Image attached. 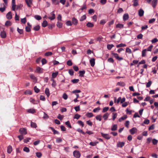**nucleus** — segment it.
Returning a JSON list of instances; mask_svg holds the SVG:
<instances>
[{
  "mask_svg": "<svg viewBox=\"0 0 158 158\" xmlns=\"http://www.w3.org/2000/svg\"><path fill=\"white\" fill-rule=\"evenodd\" d=\"M73 156L76 158H79L81 156V153L78 151L76 150L73 152Z\"/></svg>",
  "mask_w": 158,
  "mask_h": 158,
  "instance_id": "obj_1",
  "label": "nucleus"
},
{
  "mask_svg": "<svg viewBox=\"0 0 158 158\" xmlns=\"http://www.w3.org/2000/svg\"><path fill=\"white\" fill-rule=\"evenodd\" d=\"M112 54L114 57L118 60L120 61L123 60V58L122 57H119L117 53L112 52Z\"/></svg>",
  "mask_w": 158,
  "mask_h": 158,
  "instance_id": "obj_2",
  "label": "nucleus"
},
{
  "mask_svg": "<svg viewBox=\"0 0 158 158\" xmlns=\"http://www.w3.org/2000/svg\"><path fill=\"white\" fill-rule=\"evenodd\" d=\"M102 136L105 139H109L110 138L111 136L108 134H104L103 133H101Z\"/></svg>",
  "mask_w": 158,
  "mask_h": 158,
  "instance_id": "obj_3",
  "label": "nucleus"
},
{
  "mask_svg": "<svg viewBox=\"0 0 158 158\" xmlns=\"http://www.w3.org/2000/svg\"><path fill=\"white\" fill-rule=\"evenodd\" d=\"M11 3L12 10L13 11H15L16 9V5L15 4V0H12Z\"/></svg>",
  "mask_w": 158,
  "mask_h": 158,
  "instance_id": "obj_4",
  "label": "nucleus"
},
{
  "mask_svg": "<svg viewBox=\"0 0 158 158\" xmlns=\"http://www.w3.org/2000/svg\"><path fill=\"white\" fill-rule=\"evenodd\" d=\"M25 1L27 6L29 7H31L32 4V0H25Z\"/></svg>",
  "mask_w": 158,
  "mask_h": 158,
  "instance_id": "obj_5",
  "label": "nucleus"
},
{
  "mask_svg": "<svg viewBox=\"0 0 158 158\" xmlns=\"http://www.w3.org/2000/svg\"><path fill=\"white\" fill-rule=\"evenodd\" d=\"M19 131L23 135H25L27 133L26 129L24 128H21L19 129Z\"/></svg>",
  "mask_w": 158,
  "mask_h": 158,
  "instance_id": "obj_6",
  "label": "nucleus"
},
{
  "mask_svg": "<svg viewBox=\"0 0 158 158\" xmlns=\"http://www.w3.org/2000/svg\"><path fill=\"white\" fill-rule=\"evenodd\" d=\"M13 150L12 148L10 145L8 146L7 147V151L9 154H10L12 152Z\"/></svg>",
  "mask_w": 158,
  "mask_h": 158,
  "instance_id": "obj_7",
  "label": "nucleus"
},
{
  "mask_svg": "<svg viewBox=\"0 0 158 158\" xmlns=\"http://www.w3.org/2000/svg\"><path fill=\"white\" fill-rule=\"evenodd\" d=\"M124 142H119L117 143V147L121 148L124 146Z\"/></svg>",
  "mask_w": 158,
  "mask_h": 158,
  "instance_id": "obj_8",
  "label": "nucleus"
},
{
  "mask_svg": "<svg viewBox=\"0 0 158 158\" xmlns=\"http://www.w3.org/2000/svg\"><path fill=\"white\" fill-rule=\"evenodd\" d=\"M50 15L52 16L49 17V19L52 20H53L55 18V15L54 13V11H52L50 13Z\"/></svg>",
  "mask_w": 158,
  "mask_h": 158,
  "instance_id": "obj_9",
  "label": "nucleus"
},
{
  "mask_svg": "<svg viewBox=\"0 0 158 158\" xmlns=\"http://www.w3.org/2000/svg\"><path fill=\"white\" fill-rule=\"evenodd\" d=\"M6 18L8 19H10L12 18V14L11 11L8 12L6 15Z\"/></svg>",
  "mask_w": 158,
  "mask_h": 158,
  "instance_id": "obj_10",
  "label": "nucleus"
},
{
  "mask_svg": "<svg viewBox=\"0 0 158 158\" xmlns=\"http://www.w3.org/2000/svg\"><path fill=\"white\" fill-rule=\"evenodd\" d=\"M144 11L142 9H140L138 11V14L139 16L140 17L142 16L144 14Z\"/></svg>",
  "mask_w": 158,
  "mask_h": 158,
  "instance_id": "obj_11",
  "label": "nucleus"
},
{
  "mask_svg": "<svg viewBox=\"0 0 158 158\" xmlns=\"http://www.w3.org/2000/svg\"><path fill=\"white\" fill-rule=\"evenodd\" d=\"M137 129L136 128L134 127L131 129L130 130V132L131 134H133L135 132H137Z\"/></svg>",
  "mask_w": 158,
  "mask_h": 158,
  "instance_id": "obj_12",
  "label": "nucleus"
},
{
  "mask_svg": "<svg viewBox=\"0 0 158 158\" xmlns=\"http://www.w3.org/2000/svg\"><path fill=\"white\" fill-rule=\"evenodd\" d=\"M43 69L39 67H37L36 68V71L39 73H41L43 72Z\"/></svg>",
  "mask_w": 158,
  "mask_h": 158,
  "instance_id": "obj_13",
  "label": "nucleus"
},
{
  "mask_svg": "<svg viewBox=\"0 0 158 158\" xmlns=\"http://www.w3.org/2000/svg\"><path fill=\"white\" fill-rule=\"evenodd\" d=\"M72 22L73 24L76 25L78 23V21L75 17H73L72 19Z\"/></svg>",
  "mask_w": 158,
  "mask_h": 158,
  "instance_id": "obj_14",
  "label": "nucleus"
},
{
  "mask_svg": "<svg viewBox=\"0 0 158 158\" xmlns=\"http://www.w3.org/2000/svg\"><path fill=\"white\" fill-rule=\"evenodd\" d=\"M0 36L1 37L3 38H5L6 37V32L4 31H1L0 33Z\"/></svg>",
  "mask_w": 158,
  "mask_h": 158,
  "instance_id": "obj_15",
  "label": "nucleus"
},
{
  "mask_svg": "<svg viewBox=\"0 0 158 158\" xmlns=\"http://www.w3.org/2000/svg\"><path fill=\"white\" fill-rule=\"evenodd\" d=\"M95 59L94 58L91 59L89 61L90 64L91 66L93 67L95 64Z\"/></svg>",
  "mask_w": 158,
  "mask_h": 158,
  "instance_id": "obj_16",
  "label": "nucleus"
},
{
  "mask_svg": "<svg viewBox=\"0 0 158 158\" xmlns=\"http://www.w3.org/2000/svg\"><path fill=\"white\" fill-rule=\"evenodd\" d=\"M109 115L110 114L108 113H106L103 115V118L106 120L107 119Z\"/></svg>",
  "mask_w": 158,
  "mask_h": 158,
  "instance_id": "obj_17",
  "label": "nucleus"
},
{
  "mask_svg": "<svg viewBox=\"0 0 158 158\" xmlns=\"http://www.w3.org/2000/svg\"><path fill=\"white\" fill-rule=\"evenodd\" d=\"M129 18L128 15L127 14H125L124 15L123 17V20L124 21L127 20Z\"/></svg>",
  "mask_w": 158,
  "mask_h": 158,
  "instance_id": "obj_18",
  "label": "nucleus"
},
{
  "mask_svg": "<svg viewBox=\"0 0 158 158\" xmlns=\"http://www.w3.org/2000/svg\"><path fill=\"white\" fill-rule=\"evenodd\" d=\"M157 2V0H153L152 2V5L153 8L155 7Z\"/></svg>",
  "mask_w": 158,
  "mask_h": 158,
  "instance_id": "obj_19",
  "label": "nucleus"
},
{
  "mask_svg": "<svg viewBox=\"0 0 158 158\" xmlns=\"http://www.w3.org/2000/svg\"><path fill=\"white\" fill-rule=\"evenodd\" d=\"M127 118V116L126 115H124L119 119V121L120 122H121L123 121L125 119H126Z\"/></svg>",
  "mask_w": 158,
  "mask_h": 158,
  "instance_id": "obj_20",
  "label": "nucleus"
},
{
  "mask_svg": "<svg viewBox=\"0 0 158 158\" xmlns=\"http://www.w3.org/2000/svg\"><path fill=\"white\" fill-rule=\"evenodd\" d=\"M45 93L47 95V97H48L50 95V92L49 89L48 88H46L45 91Z\"/></svg>",
  "mask_w": 158,
  "mask_h": 158,
  "instance_id": "obj_21",
  "label": "nucleus"
},
{
  "mask_svg": "<svg viewBox=\"0 0 158 158\" xmlns=\"http://www.w3.org/2000/svg\"><path fill=\"white\" fill-rule=\"evenodd\" d=\"M138 0H133L132 2H133V6H136L138 5L139 4L138 2Z\"/></svg>",
  "mask_w": 158,
  "mask_h": 158,
  "instance_id": "obj_22",
  "label": "nucleus"
},
{
  "mask_svg": "<svg viewBox=\"0 0 158 158\" xmlns=\"http://www.w3.org/2000/svg\"><path fill=\"white\" fill-rule=\"evenodd\" d=\"M30 77L31 79L33 80L34 81H35V82H37V79L36 77H35L34 75L33 74H31L30 76Z\"/></svg>",
  "mask_w": 158,
  "mask_h": 158,
  "instance_id": "obj_23",
  "label": "nucleus"
},
{
  "mask_svg": "<svg viewBox=\"0 0 158 158\" xmlns=\"http://www.w3.org/2000/svg\"><path fill=\"white\" fill-rule=\"evenodd\" d=\"M147 49H143L142 52V57L145 56L146 55Z\"/></svg>",
  "mask_w": 158,
  "mask_h": 158,
  "instance_id": "obj_24",
  "label": "nucleus"
},
{
  "mask_svg": "<svg viewBox=\"0 0 158 158\" xmlns=\"http://www.w3.org/2000/svg\"><path fill=\"white\" fill-rule=\"evenodd\" d=\"M116 85H120L122 86H124L125 85V84L124 82L123 81L119 82L117 83Z\"/></svg>",
  "mask_w": 158,
  "mask_h": 158,
  "instance_id": "obj_25",
  "label": "nucleus"
},
{
  "mask_svg": "<svg viewBox=\"0 0 158 158\" xmlns=\"http://www.w3.org/2000/svg\"><path fill=\"white\" fill-rule=\"evenodd\" d=\"M27 112L29 113L32 114L34 113L35 112V110L33 109H31L27 110Z\"/></svg>",
  "mask_w": 158,
  "mask_h": 158,
  "instance_id": "obj_26",
  "label": "nucleus"
},
{
  "mask_svg": "<svg viewBox=\"0 0 158 158\" xmlns=\"http://www.w3.org/2000/svg\"><path fill=\"white\" fill-rule=\"evenodd\" d=\"M117 125L116 124H114L113 126L112 127L111 130L112 131H114L117 130Z\"/></svg>",
  "mask_w": 158,
  "mask_h": 158,
  "instance_id": "obj_27",
  "label": "nucleus"
},
{
  "mask_svg": "<svg viewBox=\"0 0 158 158\" xmlns=\"http://www.w3.org/2000/svg\"><path fill=\"white\" fill-rule=\"evenodd\" d=\"M58 74V72H56L55 73H53L52 74V78H55Z\"/></svg>",
  "mask_w": 158,
  "mask_h": 158,
  "instance_id": "obj_28",
  "label": "nucleus"
},
{
  "mask_svg": "<svg viewBox=\"0 0 158 158\" xmlns=\"http://www.w3.org/2000/svg\"><path fill=\"white\" fill-rule=\"evenodd\" d=\"M79 73L80 74L79 76L81 77H83L84 76V74L85 73V72L84 70L80 71Z\"/></svg>",
  "mask_w": 158,
  "mask_h": 158,
  "instance_id": "obj_29",
  "label": "nucleus"
},
{
  "mask_svg": "<svg viewBox=\"0 0 158 158\" xmlns=\"http://www.w3.org/2000/svg\"><path fill=\"white\" fill-rule=\"evenodd\" d=\"M31 126L32 127L36 128L37 127L36 124L35 123L31 122Z\"/></svg>",
  "mask_w": 158,
  "mask_h": 158,
  "instance_id": "obj_30",
  "label": "nucleus"
},
{
  "mask_svg": "<svg viewBox=\"0 0 158 158\" xmlns=\"http://www.w3.org/2000/svg\"><path fill=\"white\" fill-rule=\"evenodd\" d=\"M106 22H107L106 20L103 19L101 20L100 21V24H101V25H103L104 24L106 23Z\"/></svg>",
  "mask_w": 158,
  "mask_h": 158,
  "instance_id": "obj_31",
  "label": "nucleus"
},
{
  "mask_svg": "<svg viewBox=\"0 0 158 158\" xmlns=\"http://www.w3.org/2000/svg\"><path fill=\"white\" fill-rule=\"evenodd\" d=\"M49 128L51 129L52 131L54 134H58V132L55 130L53 128L51 127H49Z\"/></svg>",
  "mask_w": 158,
  "mask_h": 158,
  "instance_id": "obj_32",
  "label": "nucleus"
},
{
  "mask_svg": "<svg viewBox=\"0 0 158 158\" xmlns=\"http://www.w3.org/2000/svg\"><path fill=\"white\" fill-rule=\"evenodd\" d=\"M87 26L89 27H92L94 26V24L90 22H88L86 25Z\"/></svg>",
  "mask_w": 158,
  "mask_h": 158,
  "instance_id": "obj_33",
  "label": "nucleus"
},
{
  "mask_svg": "<svg viewBox=\"0 0 158 158\" xmlns=\"http://www.w3.org/2000/svg\"><path fill=\"white\" fill-rule=\"evenodd\" d=\"M86 115L89 118H90L93 116V114L91 113H87L86 114Z\"/></svg>",
  "mask_w": 158,
  "mask_h": 158,
  "instance_id": "obj_34",
  "label": "nucleus"
},
{
  "mask_svg": "<svg viewBox=\"0 0 158 158\" xmlns=\"http://www.w3.org/2000/svg\"><path fill=\"white\" fill-rule=\"evenodd\" d=\"M96 118L97 120L101 121L102 120V116L101 115H97L96 117Z\"/></svg>",
  "mask_w": 158,
  "mask_h": 158,
  "instance_id": "obj_35",
  "label": "nucleus"
},
{
  "mask_svg": "<svg viewBox=\"0 0 158 158\" xmlns=\"http://www.w3.org/2000/svg\"><path fill=\"white\" fill-rule=\"evenodd\" d=\"M12 23L10 21H7L5 23V25L6 26H9L11 25Z\"/></svg>",
  "mask_w": 158,
  "mask_h": 158,
  "instance_id": "obj_36",
  "label": "nucleus"
},
{
  "mask_svg": "<svg viewBox=\"0 0 158 158\" xmlns=\"http://www.w3.org/2000/svg\"><path fill=\"white\" fill-rule=\"evenodd\" d=\"M47 22L46 20H44L42 23V26L43 27H45L47 26Z\"/></svg>",
  "mask_w": 158,
  "mask_h": 158,
  "instance_id": "obj_37",
  "label": "nucleus"
},
{
  "mask_svg": "<svg viewBox=\"0 0 158 158\" xmlns=\"http://www.w3.org/2000/svg\"><path fill=\"white\" fill-rule=\"evenodd\" d=\"M31 26L29 25V26H27L25 27L26 31L27 32H29L31 31Z\"/></svg>",
  "mask_w": 158,
  "mask_h": 158,
  "instance_id": "obj_38",
  "label": "nucleus"
},
{
  "mask_svg": "<svg viewBox=\"0 0 158 158\" xmlns=\"http://www.w3.org/2000/svg\"><path fill=\"white\" fill-rule=\"evenodd\" d=\"M126 45L125 44H120L116 45V47L117 48H120L122 47H125Z\"/></svg>",
  "mask_w": 158,
  "mask_h": 158,
  "instance_id": "obj_39",
  "label": "nucleus"
},
{
  "mask_svg": "<svg viewBox=\"0 0 158 158\" xmlns=\"http://www.w3.org/2000/svg\"><path fill=\"white\" fill-rule=\"evenodd\" d=\"M113 116H112V120L114 121L115 119L117 118V113H113Z\"/></svg>",
  "mask_w": 158,
  "mask_h": 158,
  "instance_id": "obj_40",
  "label": "nucleus"
},
{
  "mask_svg": "<svg viewBox=\"0 0 158 158\" xmlns=\"http://www.w3.org/2000/svg\"><path fill=\"white\" fill-rule=\"evenodd\" d=\"M86 19V16L85 15H84L82 16L80 19V21H82Z\"/></svg>",
  "mask_w": 158,
  "mask_h": 158,
  "instance_id": "obj_41",
  "label": "nucleus"
},
{
  "mask_svg": "<svg viewBox=\"0 0 158 158\" xmlns=\"http://www.w3.org/2000/svg\"><path fill=\"white\" fill-rule=\"evenodd\" d=\"M114 46L112 44H108L107 45V48L108 50H110Z\"/></svg>",
  "mask_w": 158,
  "mask_h": 158,
  "instance_id": "obj_42",
  "label": "nucleus"
},
{
  "mask_svg": "<svg viewBox=\"0 0 158 158\" xmlns=\"http://www.w3.org/2000/svg\"><path fill=\"white\" fill-rule=\"evenodd\" d=\"M116 27L117 28H121L123 27V25L121 24L118 23L116 25Z\"/></svg>",
  "mask_w": 158,
  "mask_h": 158,
  "instance_id": "obj_43",
  "label": "nucleus"
},
{
  "mask_svg": "<svg viewBox=\"0 0 158 158\" xmlns=\"http://www.w3.org/2000/svg\"><path fill=\"white\" fill-rule=\"evenodd\" d=\"M23 151L26 152H28L30 151V150L28 148L25 147L23 149Z\"/></svg>",
  "mask_w": 158,
  "mask_h": 158,
  "instance_id": "obj_44",
  "label": "nucleus"
},
{
  "mask_svg": "<svg viewBox=\"0 0 158 158\" xmlns=\"http://www.w3.org/2000/svg\"><path fill=\"white\" fill-rule=\"evenodd\" d=\"M79 81V79H74L71 80V82L73 83H78Z\"/></svg>",
  "mask_w": 158,
  "mask_h": 158,
  "instance_id": "obj_45",
  "label": "nucleus"
},
{
  "mask_svg": "<svg viewBox=\"0 0 158 158\" xmlns=\"http://www.w3.org/2000/svg\"><path fill=\"white\" fill-rule=\"evenodd\" d=\"M98 143V142H91L89 143V144L90 145L92 146H94L96 145V144Z\"/></svg>",
  "mask_w": 158,
  "mask_h": 158,
  "instance_id": "obj_46",
  "label": "nucleus"
},
{
  "mask_svg": "<svg viewBox=\"0 0 158 158\" xmlns=\"http://www.w3.org/2000/svg\"><path fill=\"white\" fill-rule=\"evenodd\" d=\"M40 29V26L39 25L36 26L34 27V30L35 31H38Z\"/></svg>",
  "mask_w": 158,
  "mask_h": 158,
  "instance_id": "obj_47",
  "label": "nucleus"
},
{
  "mask_svg": "<svg viewBox=\"0 0 158 158\" xmlns=\"http://www.w3.org/2000/svg\"><path fill=\"white\" fill-rule=\"evenodd\" d=\"M65 124L67 126L70 128H71L72 127L70 124V123L69 121L66 122L65 123Z\"/></svg>",
  "mask_w": 158,
  "mask_h": 158,
  "instance_id": "obj_48",
  "label": "nucleus"
},
{
  "mask_svg": "<svg viewBox=\"0 0 158 158\" xmlns=\"http://www.w3.org/2000/svg\"><path fill=\"white\" fill-rule=\"evenodd\" d=\"M35 18L37 20H40L41 19V17L39 15H35L34 16Z\"/></svg>",
  "mask_w": 158,
  "mask_h": 158,
  "instance_id": "obj_49",
  "label": "nucleus"
},
{
  "mask_svg": "<svg viewBox=\"0 0 158 158\" xmlns=\"http://www.w3.org/2000/svg\"><path fill=\"white\" fill-rule=\"evenodd\" d=\"M69 73L70 75L72 76L73 75L74 71L72 69H70L69 70Z\"/></svg>",
  "mask_w": 158,
  "mask_h": 158,
  "instance_id": "obj_50",
  "label": "nucleus"
},
{
  "mask_svg": "<svg viewBox=\"0 0 158 158\" xmlns=\"http://www.w3.org/2000/svg\"><path fill=\"white\" fill-rule=\"evenodd\" d=\"M152 143L154 145H156L158 143V140L156 139H153L152 140Z\"/></svg>",
  "mask_w": 158,
  "mask_h": 158,
  "instance_id": "obj_51",
  "label": "nucleus"
},
{
  "mask_svg": "<svg viewBox=\"0 0 158 158\" xmlns=\"http://www.w3.org/2000/svg\"><path fill=\"white\" fill-rule=\"evenodd\" d=\"M100 110V107H98L94 109L93 110V111L94 113H96V112Z\"/></svg>",
  "mask_w": 158,
  "mask_h": 158,
  "instance_id": "obj_52",
  "label": "nucleus"
},
{
  "mask_svg": "<svg viewBox=\"0 0 158 158\" xmlns=\"http://www.w3.org/2000/svg\"><path fill=\"white\" fill-rule=\"evenodd\" d=\"M62 97L64 100H66L68 98V96L66 93H64L63 94Z\"/></svg>",
  "mask_w": 158,
  "mask_h": 158,
  "instance_id": "obj_53",
  "label": "nucleus"
},
{
  "mask_svg": "<svg viewBox=\"0 0 158 158\" xmlns=\"http://www.w3.org/2000/svg\"><path fill=\"white\" fill-rule=\"evenodd\" d=\"M109 108L108 107H104L103 109L102 112L104 113L106 112L109 110Z\"/></svg>",
  "mask_w": 158,
  "mask_h": 158,
  "instance_id": "obj_54",
  "label": "nucleus"
},
{
  "mask_svg": "<svg viewBox=\"0 0 158 158\" xmlns=\"http://www.w3.org/2000/svg\"><path fill=\"white\" fill-rule=\"evenodd\" d=\"M126 52L129 54H131L132 52V51L131 49L129 48H126Z\"/></svg>",
  "mask_w": 158,
  "mask_h": 158,
  "instance_id": "obj_55",
  "label": "nucleus"
},
{
  "mask_svg": "<svg viewBox=\"0 0 158 158\" xmlns=\"http://www.w3.org/2000/svg\"><path fill=\"white\" fill-rule=\"evenodd\" d=\"M60 129L62 131H66V128L63 126L62 125L60 126Z\"/></svg>",
  "mask_w": 158,
  "mask_h": 158,
  "instance_id": "obj_56",
  "label": "nucleus"
},
{
  "mask_svg": "<svg viewBox=\"0 0 158 158\" xmlns=\"http://www.w3.org/2000/svg\"><path fill=\"white\" fill-rule=\"evenodd\" d=\"M152 83V82L151 81H149L146 84V87H149L150 86Z\"/></svg>",
  "mask_w": 158,
  "mask_h": 158,
  "instance_id": "obj_57",
  "label": "nucleus"
},
{
  "mask_svg": "<svg viewBox=\"0 0 158 158\" xmlns=\"http://www.w3.org/2000/svg\"><path fill=\"white\" fill-rule=\"evenodd\" d=\"M36 154V156L38 158H40L42 156V154L40 152H37Z\"/></svg>",
  "mask_w": 158,
  "mask_h": 158,
  "instance_id": "obj_58",
  "label": "nucleus"
},
{
  "mask_svg": "<svg viewBox=\"0 0 158 158\" xmlns=\"http://www.w3.org/2000/svg\"><path fill=\"white\" fill-rule=\"evenodd\" d=\"M34 90L35 92L36 93H38L40 91V89L37 87L36 86H35L34 88Z\"/></svg>",
  "mask_w": 158,
  "mask_h": 158,
  "instance_id": "obj_59",
  "label": "nucleus"
},
{
  "mask_svg": "<svg viewBox=\"0 0 158 158\" xmlns=\"http://www.w3.org/2000/svg\"><path fill=\"white\" fill-rule=\"evenodd\" d=\"M129 122L128 121H126L125 123V126L127 127L128 128L129 127Z\"/></svg>",
  "mask_w": 158,
  "mask_h": 158,
  "instance_id": "obj_60",
  "label": "nucleus"
},
{
  "mask_svg": "<svg viewBox=\"0 0 158 158\" xmlns=\"http://www.w3.org/2000/svg\"><path fill=\"white\" fill-rule=\"evenodd\" d=\"M78 123L82 127H83L84 126V124L83 122L79 120L78 121Z\"/></svg>",
  "mask_w": 158,
  "mask_h": 158,
  "instance_id": "obj_61",
  "label": "nucleus"
},
{
  "mask_svg": "<svg viewBox=\"0 0 158 158\" xmlns=\"http://www.w3.org/2000/svg\"><path fill=\"white\" fill-rule=\"evenodd\" d=\"M66 25L68 26H71L72 25V23L70 20L66 22Z\"/></svg>",
  "mask_w": 158,
  "mask_h": 158,
  "instance_id": "obj_62",
  "label": "nucleus"
},
{
  "mask_svg": "<svg viewBox=\"0 0 158 158\" xmlns=\"http://www.w3.org/2000/svg\"><path fill=\"white\" fill-rule=\"evenodd\" d=\"M52 53L51 52H46L45 54V55L46 56H51L52 55Z\"/></svg>",
  "mask_w": 158,
  "mask_h": 158,
  "instance_id": "obj_63",
  "label": "nucleus"
},
{
  "mask_svg": "<svg viewBox=\"0 0 158 158\" xmlns=\"http://www.w3.org/2000/svg\"><path fill=\"white\" fill-rule=\"evenodd\" d=\"M80 116H81L80 115L78 114H76L75 115L74 118H76L77 119H78L80 117Z\"/></svg>",
  "mask_w": 158,
  "mask_h": 158,
  "instance_id": "obj_64",
  "label": "nucleus"
}]
</instances>
